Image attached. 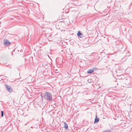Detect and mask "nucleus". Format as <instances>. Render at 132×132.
<instances>
[{
    "label": "nucleus",
    "instance_id": "1a4fd4ad",
    "mask_svg": "<svg viewBox=\"0 0 132 132\" xmlns=\"http://www.w3.org/2000/svg\"><path fill=\"white\" fill-rule=\"evenodd\" d=\"M41 96L42 98L43 96H42V94H41Z\"/></svg>",
    "mask_w": 132,
    "mask_h": 132
},
{
    "label": "nucleus",
    "instance_id": "9d476101",
    "mask_svg": "<svg viewBox=\"0 0 132 132\" xmlns=\"http://www.w3.org/2000/svg\"><path fill=\"white\" fill-rule=\"evenodd\" d=\"M107 132L104 131V132Z\"/></svg>",
    "mask_w": 132,
    "mask_h": 132
},
{
    "label": "nucleus",
    "instance_id": "423d86ee",
    "mask_svg": "<svg viewBox=\"0 0 132 132\" xmlns=\"http://www.w3.org/2000/svg\"><path fill=\"white\" fill-rule=\"evenodd\" d=\"M94 71L92 69H90L87 71V73H92Z\"/></svg>",
    "mask_w": 132,
    "mask_h": 132
},
{
    "label": "nucleus",
    "instance_id": "7ed1b4c3",
    "mask_svg": "<svg viewBox=\"0 0 132 132\" xmlns=\"http://www.w3.org/2000/svg\"><path fill=\"white\" fill-rule=\"evenodd\" d=\"M10 44V42L6 39H4V44L5 46L9 45Z\"/></svg>",
    "mask_w": 132,
    "mask_h": 132
},
{
    "label": "nucleus",
    "instance_id": "6e6552de",
    "mask_svg": "<svg viewBox=\"0 0 132 132\" xmlns=\"http://www.w3.org/2000/svg\"><path fill=\"white\" fill-rule=\"evenodd\" d=\"M3 111H1V117H3Z\"/></svg>",
    "mask_w": 132,
    "mask_h": 132
},
{
    "label": "nucleus",
    "instance_id": "20e7f679",
    "mask_svg": "<svg viewBox=\"0 0 132 132\" xmlns=\"http://www.w3.org/2000/svg\"><path fill=\"white\" fill-rule=\"evenodd\" d=\"M99 119L98 118H97V116H96L94 121V123H96L99 121Z\"/></svg>",
    "mask_w": 132,
    "mask_h": 132
},
{
    "label": "nucleus",
    "instance_id": "f03ea898",
    "mask_svg": "<svg viewBox=\"0 0 132 132\" xmlns=\"http://www.w3.org/2000/svg\"><path fill=\"white\" fill-rule=\"evenodd\" d=\"M5 86L9 92L11 93L12 91V88L10 86H8L7 85H5Z\"/></svg>",
    "mask_w": 132,
    "mask_h": 132
},
{
    "label": "nucleus",
    "instance_id": "f257e3e1",
    "mask_svg": "<svg viewBox=\"0 0 132 132\" xmlns=\"http://www.w3.org/2000/svg\"><path fill=\"white\" fill-rule=\"evenodd\" d=\"M43 94L44 99L49 101H52V97L50 93L48 92H45Z\"/></svg>",
    "mask_w": 132,
    "mask_h": 132
},
{
    "label": "nucleus",
    "instance_id": "0eeeda50",
    "mask_svg": "<svg viewBox=\"0 0 132 132\" xmlns=\"http://www.w3.org/2000/svg\"><path fill=\"white\" fill-rule=\"evenodd\" d=\"M64 127L66 129L68 128V126L67 124H65L64 125Z\"/></svg>",
    "mask_w": 132,
    "mask_h": 132
},
{
    "label": "nucleus",
    "instance_id": "39448f33",
    "mask_svg": "<svg viewBox=\"0 0 132 132\" xmlns=\"http://www.w3.org/2000/svg\"><path fill=\"white\" fill-rule=\"evenodd\" d=\"M77 35L80 37H82V34L79 31H78L77 34Z\"/></svg>",
    "mask_w": 132,
    "mask_h": 132
}]
</instances>
